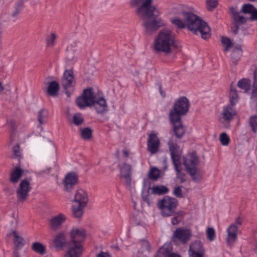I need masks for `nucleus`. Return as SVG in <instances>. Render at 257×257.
<instances>
[{"label": "nucleus", "instance_id": "1", "mask_svg": "<svg viewBox=\"0 0 257 257\" xmlns=\"http://www.w3.org/2000/svg\"><path fill=\"white\" fill-rule=\"evenodd\" d=\"M190 106L188 99L184 96L179 98L175 103L173 108L170 110L169 118L173 125V132L178 139H181L185 134V130L181 122V116L188 112Z\"/></svg>", "mask_w": 257, "mask_h": 257}, {"label": "nucleus", "instance_id": "2", "mask_svg": "<svg viewBox=\"0 0 257 257\" xmlns=\"http://www.w3.org/2000/svg\"><path fill=\"white\" fill-rule=\"evenodd\" d=\"M186 27L195 35L200 34L203 39L210 37V29L207 23L201 18L191 12H183L182 14Z\"/></svg>", "mask_w": 257, "mask_h": 257}, {"label": "nucleus", "instance_id": "3", "mask_svg": "<svg viewBox=\"0 0 257 257\" xmlns=\"http://www.w3.org/2000/svg\"><path fill=\"white\" fill-rule=\"evenodd\" d=\"M176 47L175 37L169 29L161 30L154 40L153 50L156 53H163L168 55Z\"/></svg>", "mask_w": 257, "mask_h": 257}, {"label": "nucleus", "instance_id": "4", "mask_svg": "<svg viewBox=\"0 0 257 257\" xmlns=\"http://www.w3.org/2000/svg\"><path fill=\"white\" fill-rule=\"evenodd\" d=\"M86 231L83 228L73 227L70 232L71 241L68 242L65 257H80L83 248L81 242L85 238Z\"/></svg>", "mask_w": 257, "mask_h": 257}, {"label": "nucleus", "instance_id": "5", "mask_svg": "<svg viewBox=\"0 0 257 257\" xmlns=\"http://www.w3.org/2000/svg\"><path fill=\"white\" fill-rule=\"evenodd\" d=\"M153 0H131L132 7H137L136 13L139 17H146L157 15L158 9L153 6Z\"/></svg>", "mask_w": 257, "mask_h": 257}, {"label": "nucleus", "instance_id": "6", "mask_svg": "<svg viewBox=\"0 0 257 257\" xmlns=\"http://www.w3.org/2000/svg\"><path fill=\"white\" fill-rule=\"evenodd\" d=\"M177 204L178 201L176 199L165 196L158 201L157 206L162 216L169 217L175 215Z\"/></svg>", "mask_w": 257, "mask_h": 257}, {"label": "nucleus", "instance_id": "7", "mask_svg": "<svg viewBox=\"0 0 257 257\" xmlns=\"http://www.w3.org/2000/svg\"><path fill=\"white\" fill-rule=\"evenodd\" d=\"M160 15L158 10L157 15L146 17H140L143 20V26L145 28V33L151 35L156 32L160 28L163 26L164 24L162 19L158 17Z\"/></svg>", "mask_w": 257, "mask_h": 257}, {"label": "nucleus", "instance_id": "8", "mask_svg": "<svg viewBox=\"0 0 257 257\" xmlns=\"http://www.w3.org/2000/svg\"><path fill=\"white\" fill-rule=\"evenodd\" d=\"M95 95L92 88L86 89L83 91L81 96L77 98L76 104L81 109H84L86 107H91L94 104Z\"/></svg>", "mask_w": 257, "mask_h": 257}, {"label": "nucleus", "instance_id": "9", "mask_svg": "<svg viewBox=\"0 0 257 257\" xmlns=\"http://www.w3.org/2000/svg\"><path fill=\"white\" fill-rule=\"evenodd\" d=\"M242 218L239 216L235 220V223L231 224L227 228V236L226 243L227 245L231 246L237 239V232L238 230L237 225H241L242 223Z\"/></svg>", "mask_w": 257, "mask_h": 257}, {"label": "nucleus", "instance_id": "10", "mask_svg": "<svg viewBox=\"0 0 257 257\" xmlns=\"http://www.w3.org/2000/svg\"><path fill=\"white\" fill-rule=\"evenodd\" d=\"M31 189L30 182L27 179L23 180L16 190L18 201L24 202L26 201L28 198Z\"/></svg>", "mask_w": 257, "mask_h": 257}, {"label": "nucleus", "instance_id": "11", "mask_svg": "<svg viewBox=\"0 0 257 257\" xmlns=\"http://www.w3.org/2000/svg\"><path fill=\"white\" fill-rule=\"evenodd\" d=\"M78 180V177L75 173L70 172L67 174L62 181L64 190L68 192L72 191Z\"/></svg>", "mask_w": 257, "mask_h": 257}, {"label": "nucleus", "instance_id": "12", "mask_svg": "<svg viewBox=\"0 0 257 257\" xmlns=\"http://www.w3.org/2000/svg\"><path fill=\"white\" fill-rule=\"evenodd\" d=\"M199 159L195 152H192L184 158V165L187 172L197 169Z\"/></svg>", "mask_w": 257, "mask_h": 257}, {"label": "nucleus", "instance_id": "13", "mask_svg": "<svg viewBox=\"0 0 257 257\" xmlns=\"http://www.w3.org/2000/svg\"><path fill=\"white\" fill-rule=\"evenodd\" d=\"M191 236V230L186 228H178L173 234V239H177L183 243H186Z\"/></svg>", "mask_w": 257, "mask_h": 257}, {"label": "nucleus", "instance_id": "14", "mask_svg": "<svg viewBox=\"0 0 257 257\" xmlns=\"http://www.w3.org/2000/svg\"><path fill=\"white\" fill-rule=\"evenodd\" d=\"M168 144L173 165L180 164V156L182 152L179 146L174 143L171 140L168 142Z\"/></svg>", "mask_w": 257, "mask_h": 257}, {"label": "nucleus", "instance_id": "15", "mask_svg": "<svg viewBox=\"0 0 257 257\" xmlns=\"http://www.w3.org/2000/svg\"><path fill=\"white\" fill-rule=\"evenodd\" d=\"M76 84L73 72L72 70H66L62 78V84L63 88L67 90L71 87H74Z\"/></svg>", "mask_w": 257, "mask_h": 257}, {"label": "nucleus", "instance_id": "16", "mask_svg": "<svg viewBox=\"0 0 257 257\" xmlns=\"http://www.w3.org/2000/svg\"><path fill=\"white\" fill-rule=\"evenodd\" d=\"M160 140L155 134H151L147 140L148 150L154 154L158 151L160 146Z\"/></svg>", "mask_w": 257, "mask_h": 257}, {"label": "nucleus", "instance_id": "17", "mask_svg": "<svg viewBox=\"0 0 257 257\" xmlns=\"http://www.w3.org/2000/svg\"><path fill=\"white\" fill-rule=\"evenodd\" d=\"M66 219V216L63 213H59L53 216L49 221L50 228L55 231L58 230L65 222Z\"/></svg>", "mask_w": 257, "mask_h": 257}, {"label": "nucleus", "instance_id": "18", "mask_svg": "<svg viewBox=\"0 0 257 257\" xmlns=\"http://www.w3.org/2000/svg\"><path fill=\"white\" fill-rule=\"evenodd\" d=\"M92 106L98 113H103L108 110V107L106 103V100L103 97L97 98L95 96L94 98V104Z\"/></svg>", "mask_w": 257, "mask_h": 257}, {"label": "nucleus", "instance_id": "19", "mask_svg": "<svg viewBox=\"0 0 257 257\" xmlns=\"http://www.w3.org/2000/svg\"><path fill=\"white\" fill-rule=\"evenodd\" d=\"M73 201L78 203L80 206H85L88 201L87 193L83 189H78Z\"/></svg>", "mask_w": 257, "mask_h": 257}, {"label": "nucleus", "instance_id": "20", "mask_svg": "<svg viewBox=\"0 0 257 257\" xmlns=\"http://www.w3.org/2000/svg\"><path fill=\"white\" fill-rule=\"evenodd\" d=\"M120 177L124 180L125 185L130 186L131 184V166L124 163L120 168Z\"/></svg>", "mask_w": 257, "mask_h": 257}, {"label": "nucleus", "instance_id": "21", "mask_svg": "<svg viewBox=\"0 0 257 257\" xmlns=\"http://www.w3.org/2000/svg\"><path fill=\"white\" fill-rule=\"evenodd\" d=\"M54 243L56 248H63L64 246L67 247L68 243L65 233L62 232L57 233L54 239Z\"/></svg>", "mask_w": 257, "mask_h": 257}, {"label": "nucleus", "instance_id": "22", "mask_svg": "<svg viewBox=\"0 0 257 257\" xmlns=\"http://www.w3.org/2000/svg\"><path fill=\"white\" fill-rule=\"evenodd\" d=\"M235 114V110L232 106H227L223 107L222 115L224 120H230L232 119Z\"/></svg>", "mask_w": 257, "mask_h": 257}, {"label": "nucleus", "instance_id": "23", "mask_svg": "<svg viewBox=\"0 0 257 257\" xmlns=\"http://www.w3.org/2000/svg\"><path fill=\"white\" fill-rule=\"evenodd\" d=\"M24 171L19 167H17L11 174L10 181L13 183H16L22 177Z\"/></svg>", "mask_w": 257, "mask_h": 257}, {"label": "nucleus", "instance_id": "24", "mask_svg": "<svg viewBox=\"0 0 257 257\" xmlns=\"http://www.w3.org/2000/svg\"><path fill=\"white\" fill-rule=\"evenodd\" d=\"M189 252H204L205 249L203 245L200 241L192 242L189 246Z\"/></svg>", "mask_w": 257, "mask_h": 257}, {"label": "nucleus", "instance_id": "25", "mask_svg": "<svg viewBox=\"0 0 257 257\" xmlns=\"http://www.w3.org/2000/svg\"><path fill=\"white\" fill-rule=\"evenodd\" d=\"M59 84L55 81L49 83L47 92L49 95L53 96H56L59 90Z\"/></svg>", "mask_w": 257, "mask_h": 257}, {"label": "nucleus", "instance_id": "26", "mask_svg": "<svg viewBox=\"0 0 257 257\" xmlns=\"http://www.w3.org/2000/svg\"><path fill=\"white\" fill-rule=\"evenodd\" d=\"M13 234L14 236V243L15 249H21L24 245V238L18 235L16 231H14Z\"/></svg>", "mask_w": 257, "mask_h": 257}, {"label": "nucleus", "instance_id": "27", "mask_svg": "<svg viewBox=\"0 0 257 257\" xmlns=\"http://www.w3.org/2000/svg\"><path fill=\"white\" fill-rule=\"evenodd\" d=\"M151 189L152 194L158 195H163L169 192L168 188L164 185L155 186Z\"/></svg>", "mask_w": 257, "mask_h": 257}, {"label": "nucleus", "instance_id": "28", "mask_svg": "<svg viewBox=\"0 0 257 257\" xmlns=\"http://www.w3.org/2000/svg\"><path fill=\"white\" fill-rule=\"evenodd\" d=\"M229 97L230 104L232 106H234L238 100V96L236 90L232 85L230 86Z\"/></svg>", "mask_w": 257, "mask_h": 257}, {"label": "nucleus", "instance_id": "29", "mask_svg": "<svg viewBox=\"0 0 257 257\" xmlns=\"http://www.w3.org/2000/svg\"><path fill=\"white\" fill-rule=\"evenodd\" d=\"M242 53V51L240 46L235 47L232 52L231 59L233 62L236 64L237 61L240 58Z\"/></svg>", "mask_w": 257, "mask_h": 257}, {"label": "nucleus", "instance_id": "30", "mask_svg": "<svg viewBox=\"0 0 257 257\" xmlns=\"http://www.w3.org/2000/svg\"><path fill=\"white\" fill-rule=\"evenodd\" d=\"M49 115L48 111L46 109H42L39 111L38 120L41 124H44L47 122Z\"/></svg>", "mask_w": 257, "mask_h": 257}, {"label": "nucleus", "instance_id": "31", "mask_svg": "<svg viewBox=\"0 0 257 257\" xmlns=\"http://www.w3.org/2000/svg\"><path fill=\"white\" fill-rule=\"evenodd\" d=\"M187 172L191 176L192 179L194 182L198 183L201 181L202 175L199 169H193Z\"/></svg>", "mask_w": 257, "mask_h": 257}, {"label": "nucleus", "instance_id": "32", "mask_svg": "<svg viewBox=\"0 0 257 257\" xmlns=\"http://www.w3.org/2000/svg\"><path fill=\"white\" fill-rule=\"evenodd\" d=\"M77 46V43L73 42L70 45H69L66 49V52L68 53L67 55V59L70 61L74 60V52L75 51V48Z\"/></svg>", "mask_w": 257, "mask_h": 257}, {"label": "nucleus", "instance_id": "33", "mask_svg": "<svg viewBox=\"0 0 257 257\" xmlns=\"http://www.w3.org/2000/svg\"><path fill=\"white\" fill-rule=\"evenodd\" d=\"M24 7V3L22 0H20L16 4L15 6L14 10L11 14V16L14 18H18V16L20 14L22 11V8Z\"/></svg>", "mask_w": 257, "mask_h": 257}, {"label": "nucleus", "instance_id": "34", "mask_svg": "<svg viewBox=\"0 0 257 257\" xmlns=\"http://www.w3.org/2000/svg\"><path fill=\"white\" fill-rule=\"evenodd\" d=\"M175 171H176V176L180 181L181 183L185 182L186 180V175L181 172V167L180 164L174 165Z\"/></svg>", "mask_w": 257, "mask_h": 257}, {"label": "nucleus", "instance_id": "35", "mask_svg": "<svg viewBox=\"0 0 257 257\" xmlns=\"http://www.w3.org/2000/svg\"><path fill=\"white\" fill-rule=\"evenodd\" d=\"M250 81L246 79H242L237 82V86L247 92L250 89Z\"/></svg>", "mask_w": 257, "mask_h": 257}, {"label": "nucleus", "instance_id": "36", "mask_svg": "<svg viewBox=\"0 0 257 257\" xmlns=\"http://www.w3.org/2000/svg\"><path fill=\"white\" fill-rule=\"evenodd\" d=\"M150 189H151V188L149 187L147 189H143L142 192V199L148 204V205H151L153 203L149 197Z\"/></svg>", "mask_w": 257, "mask_h": 257}, {"label": "nucleus", "instance_id": "37", "mask_svg": "<svg viewBox=\"0 0 257 257\" xmlns=\"http://www.w3.org/2000/svg\"><path fill=\"white\" fill-rule=\"evenodd\" d=\"M32 249L36 252L41 254H44L45 253V246L40 242H35L32 244Z\"/></svg>", "mask_w": 257, "mask_h": 257}, {"label": "nucleus", "instance_id": "38", "mask_svg": "<svg viewBox=\"0 0 257 257\" xmlns=\"http://www.w3.org/2000/svg\"><path fill=\"white\" fill-rule=\"evenodd\" d=\"M85 206H80L78 205L77 206L75 207L74 206H72V213L73 215L76 218H80L81 217L83 213V209Z\"/></svg>", "mask_w": 257, "mask_h": 257}, {"label": "nucleus", "instance_id": "39", "mask_svg": "<svg viewBox=\"0 0 257 257\" xmlns=\"http://www.w3.org/2000/svg\"><path fill=\"white\" fill-rule=\"evenodd\" d=\"M92 133L91 129L89 127H86L81 130V136L84 140H88L92 138Z\"/></svg>", "mask_w": 257, "mask_h": 257}, {"label": "nucleus", "instance_id": "40", "mask_svg": "<svg viewBox=\"0 0 257 257\" xmlns=\"http://www.w3.org/2000/svg\"><path fill=\"white\" fill-rule=\"evenodd\" d=\"M57 36L54 33L51 34L50 35L47 36L46 38V45L48 47H53L55 44Z\"/></svg>", "mask_w": 257, "mask_h": 257}, {"label": "nucleus", "instance_id": "41", "mask_svg": "<svg viewBox=\"0 0 257 257\" xmlns=\"http://www.w3.org/2000/svg\"><path fill=\"white\" fill-rule=\"evenodd\" d=\"M248 123L253 133H256L257 131V116H251L249 118Z\"/></svg>", "mask_w": 257, "mask_h": 257}, {"label": "nucleus", "instance_id": "42", "mask_svg": "<svg viewBox=\"0 0 257 257\" xmlns=\"http://www.w3.org/2000/svg\"><path fill=\"white\" fill-rule=\"evenodd\" d=\"M222 44L224 47V51H228L232 46V43L230 39L226 37H222L221 39Z\"/></svg>", "mask_w": 257, "mask_h": 257}, {"label": "nucleus", "instance_id": "43", "mask_svg": "<svg viewBox=\"0 0 257 257\" xmlns=\"http://www.w3.org/2000/svg\"><path fill=\"white\" fill-rule=\"evenodd\" d=\"M218 4V0H206L207 9L212 11L217 6Z\"/></svg>", "mask_w": 257, "mask_h": 257}, {"label": "nucleus", "instance_id": "44", "mask_svg": "<svg viewBox=\"0 0 257 257\" xmlns=\"http://www.w3.org/2000/svg\"><path fill=\"white\" fill-rule=\"evenodd\" d=\"M13 152L14 155L12 156V158H17L19 162H20L22 157L21 156V153L20 150V146L18 144L16 145L13 147Z\"/></svg>", "mask_w": 257, "mask_h": 257}, {"label": "nucleus", "instance_id": "45", "mask_svg": "<svg viewBox=\"0 0 257 257\" xmlns=\"http://www.w3.org/2000/svg\"><path fill=\"white\" fill-rule=\"evenodd\" d=\"M219 140L223 146H227L229 143L230 139L225 133H223L220 135Z\"/></svg>", "mask_w": 257, "mask_h": 257}, {"label": "nucleus", "instance_id": "46", "mask_svg": "<svg viewBox=\"0 0 257 257\" xmlns=\"http://www.w3.org/2000/svg\"><path fill=\"white\" fill-rule=\"evenodd\" d=\"M254 10H255V8L253 5L245 4L242 7L241 12L245 14H251Z\"/></svg>", "mask_w": 257, "mask_h": 257}, {"label": "nucleus", "instance_id": "47", "mask_svg": "<svg viewBox=\"0 0 257 257\" xmlns=\"http://www.w3.org/2000/svg\"><path fill=\"white\" fill-rule=\"evenodd\" d=\"M159 252L163 254H167L168 257H181L180 255L176 253H169V249L165 245L160 249Z\"/></svg>", "mask_w": 257, "mask_h": 257}, {"label": "nucleus", "instance_id": "48", "mask_svg": "<svg viewBox=\"0 0 257 257\" xmlns=\"http://www.w3.org/2000/svg\"><path fill=\"white\" fill-rule=\"evenodd\" d=\"M234 21V23L237 24H243L245 23L246 20L244 17L242 16H240L238 13L237 14H235L234 16L232 17Z\"/></svg>", "mask_w": 257, "mask_h": 257}, {"label": "nucleus", "instance_id": "49", "mask_svg": "<svg viewBox=\"0 0 257 257\" xmlns=\"http://www.w3.org/2000/svg\"><path fill=\"white\" fill-rule=\"evenodd\" d=\"M73 120L74 123L76 125L82 124L84 121V119L80 113L75 114L73 117Z\"/></svg>", "mask_w": 257, "mask_h": 257}, {"label": "nucleus", "instance_id": "50", "mask_svg": "<svg viewBox=\"0 0 257 257\" xmlns=\"http://www.w3.org/2000/svg\"><path fill=\"white\" fill-rule=\"evenodd\" d=\"M171 22L173 24L176 26L177 27H178L179 28L182 29V28H184L186 27V24H185L184 21L183 20V21H182L181 20H180L178 18H176V19H173L171 21Z\"/></svg>", "mask_w": 257, "mask_h": 257}, {"label": "nucleus", "instance_id": "51", "mask_svg": "<svg viewBox=\"0 0 257 257\" xmlns=\"http://www.w3.org/2000/svg\"><path fill=\"white\" fill-rule=\"evenodd\" d=\"M174 217L172 218L171 222L173 225L178 224L182 219V215L179 213H176L175 211V215H173Z\"/></svg>", "mask_w": 257, "mask_h": 257}, {"label": "nucleus", "instance_id": "52", "mask_svg": "<svg viewBox=\"0 0 257 257\" xmlns=\"http://www.w3.org/2000/svg\"><path fill=\"white\" fill-rule=\"evenodd\" d=\"M160 175L159 170L157 169H152L149 173V178L152 180H157Z\"/></svg>", "mask_w": 257, "mask_h": 257}, {"label": "nucleus", "instance_id": "53", "mask_svg": "<svg viewBox=\"0 0 257 257\" xmlns=\"http://www.w3.org/2000/svg\"><path fill=\"white\" fill-rule=\"evenodd\" d=\"M207 238L212 241L214 239L215 236V232L214 229L212 227H208L207 229Z\"/></svg>", "mask_w": 257, "mask_h": 257}, {"label": "nucleus", "instance_id": "54", "mask_svg": "<svg viewBox=\"0 0 257 257\" xmlns=\"http://www.w3.org/2000/svg\"><path fill=\"white\" fill-rule=\"evenodd\" d=\"M252 94L254 95L257 93V68L254 70L253 73V83Z\"/></svg>", "mask_w": 257, "mask_h": 257}, {"label": "nucleus", "instance_id": "55", "mask_svg": "<svg viewBox=\"0 0 257 257\" xmlns=\"http://www.w3.org/2000/svg\"><path fill=\"white\" fill-rule=\"evenodd\" d=\"M141 244L142 246V249L143 251L147 250L150 251V243L146 240H142L141 241Z\"/></svg>", "mask_w": 257, "mask_h": 257}, {"label": "nucleus", "instance_id": "56", "mask_svg": "<svg viewBox=\"0 0 257 257\" xmlns=\"http://www.w3.org/2000/svg\"><path fill=\"white\" fill-rule=\"evenodd\" d=\"M173 194L177 197L181 198L182 197V190L180 186L174 188Z\"/></svg>", "mask_w": 257, "mask_h": 257}, {"label": "nucleus", "instance_id": "57", "mask_svg": "<svg viewBox=\"0 0 257 257\" xmlns=\"http://www.w3.org/2000/svg\"><path fill=\"white\" fill-rule=\"evenodd\" d=\"M204 252H189V257H203Z\"/></svg>", "mask_w": 257, "mask_h": 257}, {"label": "nucleus", "instance_id": "58", "mask_svg": "<svg viewBox=\"0 0 257 257\" xmlns=\"http://www.w3.org/2000/svg\"><path fill=\"white\" fill-rule=\"evenodd\" d=\"M239 24L233 23V26L231 27V31L232 33H233L235 35L238 34V30H239Z\"/></svg>", "mask_w": 257, "mask_h": 257}, {"label": "nucleus", "instance_id": "59", "mask_svg": "<svg viewBox=\"0 0 257 257\" xmlns=\"http://www.w3.org/2000/svg\"><path fill=\"white\" fill-rule=\"evenodd\" d=\"M251 14V15L250 18V20H257V11H256L255 9L252 11Z\"/></svg>", "mask_w": 257, "mask_h": 257}, {"label": "nucleus", "instance_id": "60", "mask_svg": "<svg viewBox=\"0 0 257 257\" xmlns=\"http://www.w3.org/2000/svg\"><path fill=\"white\" fill-rule=\"evenodd\" d=\"M20 249H15L14 248V251H13V257H21L20 252L19 251V250Z\"/></svg>", "mask_w": 257, "mask_h": 257}, {"label": "nucleus", "instance_id": "61", "mask_svg": "<svg viewBox=\"0 0 257 257\" xmlns=\"http://www.w3.org/2000/svg\"><path fill=\"white\" fill-rule=\"evenodd\" d=\"M158 86H159V91H160V94L161 95V96L163 97H165L166 94L162 90V85L161 84H159Z\"/></svg>", "mask_w": 257, "mask_h": 257}, {"label": "nucleus", "instance_id": "62", "mask_svg": "<svg viewBox=\"0 0 257 257\" xmlns=\"http://www.w3.org/2000/svg\"><path fill=\"white\" fill-rule=\"evenodd\" d=\"M50 170H51V168H48L46 170H42V171L38 172V174L39 175H40L43 174V173H47V174H48V173H49L50 172Z\"/></svg>", "mask_w": 257, "mask_h": 257}, {"label": "nucleus", "instance_id": "63", "mask_svg": "<svg viewBox=\"0 0 257 257\" xmlns=\"http://www.w3.org/2000/svg\"><path fill=\"white\" fill-rule=\"evenodd\" d=\"M230 11L231 13L232 17L234 16L235 14H237L238 13L234 8H231L230 9Z\"/></svg>", "mask_w": 257, "mask_h": 257}, {"label": "nucleus", "instance_id": "64", "mask_svg": "<svg viewBox=\"0 0 257 257\" xmlns=\"http://www.w3.org/2000/svg\"><path fill=\"white\" fill-rule=\"evenodd\" d=\"M97 257H110L108 253L102 252L97 255Z\"/></svg>", "mask_w": 257, "mask_h": 257}]
</instances>
